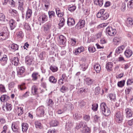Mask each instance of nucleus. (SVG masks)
I'll list each match as a JSON object with an SVG mask.
<instances>
[{
    "label": "nucleus",
    "instance_id": "1",
    "mask_svg": "<svg viewBox=\"0 0 133 133\" xmlns=\"http://www.w3.org/2000/svg\"><path fill=\"white\" fill-rule=\"evenodd\" d=\"M9 35L8 29L7 27H3L0 33V40H4L6 39Z\"/></svg>",
    "mask_w": 133,
    "mask_h": 133
},
{
    "label": "nucleus",
    "instance_id": "2",
    "mask_svg": "<svg viewBox=\"0 0 133 133\" xmlns=\"http://www.w3.org/2000/svg\"><path fill=\"white\" fill-rule=\"evenodd\" d=\"M100 107L101 110L104 116H108L109 115L110 112L109 109L107 107L105 103H102L101 104Z\"/></svg>",
    "mask_w": 133,
    "mask_h": 133
},
{
    "label": "nucleus",
    "instance_id": "3",
    "mask_svg": "<svg viewBox=\"0 0 133 133\" xmlns=\"http://www.w3.org/2000/svg\"><path fill=\"white\" fill-rule=\"evenodd\" d=\"M107 33L110 36H114L116 34V30L115 29H113L111 27H108L106 29Z\"/></svg>",
    "mask_w": 133,
    "mask_h": 133
},
{
    "label": "nucleus",
    "instance_id": "4",
    "mask_svg": "<svg viewBox=\"0 0 133 133\" xmlns=\"http://www.w3.org/2000/svg\"><path fill=\"white\" fill-rule=\"evenodd\" d=\"M85 24V22L84 20L80 19L75 26V28L78 29H80L84 26Z\"/></svg>",
    "mask_w": 133,
    "mask_h": 133
},
{
    "label": "nucleus",
    "instance_id": "5",
    "mask_svg": "<svg viewBox=\"0 0 133 133\" xmlns=\"http://www.w3.org/2000/svg\"><path fill=\"white\" fill-rule=\"evenodd\" d=\"M115 119L116 121L119 123L121 122L122 121L123 114L122 113L118 112L115 115Z\"/></svg>",
    "mask_w": 133,
    "mask_h": 133
},
{
    "label": "nucleus",
    "instance_id": "6",
    "mask_svg": "<svg viewBox=\"0 0 133 133\" xmlns=\"http://www.w3.org/2000/svg\"><path fill=\"white\" fill-rule=\"evenodd\" d=\"M125 48L124 45H122L117 48L116 50L115 55H121Z\"/></svg>",
    "mask_w": 133,
    "mask_h": 133
},
{
    "label": "nucleus",
    "instance_id": "7",
    "mask_svg": "<svg viewBox=\"0 0 133 133\" xmlns=\"http://www.w3.org/2000/svg\"><path fill=\"white\" fill-rule=\"evenodd\" d=\"M44 107L41 106L39 107L37 109V112L38 115L40 116H42L44 113Z\"/></svg>",
    "mask_w": 133,
    "mask_h": 133
},
{
    "label": "nucleus",
    "instance_id": "8",
    "mask_svg": "<svg viewBox=\"0 0 133 133\" xmlns=\"http://www.w3.org/2000/svg\"><path fill=\"white\" fill-rule=\"evenodd\" d=\"M8 58L6 55H4L0 60V63L2 65H5L7 63Z\"/></svg>",
    "mask_w": 133,
    "mask_h": 133
},
{
    "label": "nucleus",
    "instance_id": "9",
    "mask_svg": "<svg viewBox=\"0 0 133 133\" xmlns=\"http://www.w3.org/2000/svg\"><path fill=\"white\" fill-rule=\"evenodd\" d=\"M38 20L40 21V25H41V23H43L47 20V16L45 14H43L39 18Z\"/></svg>",
    "mask_w": 133,
    "mask_h": 133
},
{
    "label": "nucleus",
    "instance_id": "10",
    "mask_svg": "<svg viewBox=\"0 0 133 133\" xmlns=\"http://www.w3.org/2000/svg\"><path fill=\"white\" fill-rule=\"evenodd\" d=\"M94 80L90 77H87L85 79V84L88 86L91 85L94 82Z\"/></svg>",
    "mask_w": 133,
    "mask_h": 133
},
{
    "label": "nucleus",
    "instance_id": "11",
    "mask_svg": "<svg viewBox=\"0 0 133 133\" xmlns=\"http://www.w3.org/2000/svg\"><path fill=\"white\" fill-rule=\"evenodd\" d=\"M9 24L11 30L14 29L16 26V21L13 19L10 20L9 22Z\"/></svg>",
    "mask_w": 133,
    "mask_h": 133
},
{
    "label": "nucleus",
    "instance_id": "12",
    "mask_svg": "<svg viewBox=\"0 0 133 133\" xmlns=\"http://www.w3.org/2000/svg\"><path fill=\"white\" fill-rule=\"evenodd\" d=\"M126 116L127 118H129L131 117L132 116V113L131 110L129 108H127L125 109Z\"/></svg>",
    "mask_w": 133,
    "mask_h": 133
},
{
    "label": "nucleus",
    "instance_id": "13",
    "mask_svg": "<svg viewBox=\"0 0 133 133\" xmlns=\"http://www.w3.org/2000/svg\"><path fill=\"white\" fill-rule=\"evenodd\" d=\"M25 62L27 65H30L33 64V60L30 57H26L25 58Z\"/></svg>",
    "mask_w": 133,
    "mask_h": 133
},
{
    "label": "nucleus",
    "instance_id": "14",
    "mask_svg": "<svg viewBox=\"0 0 133 133\" xmlns=\"http://www.w3.org/2000/svg\"><path fill=\"white\" fill-rule=\"evenodd\" d=\"M39 76L40 75L38 72H33L31 75L32 80L33 81H37Z\"/></svg>",
    "mask_w": 133,
    "mask_h": 133
},
{
    "label": "nucleus",
    "instance_id": "15",
    "mask_svg": "<svg viewBox=\"0 0 133 133\" xmlns=\"http://www.w3.org/2000/svg\"><path fill=\"white\" fill-rule=\"evenodd\" d=\"M11 61L12 64L15 66L18 65L19 63L18 58L17 57H14L11 59Z\"/></svg>",
    "mask_w": 133,
    "mask_h": 133
},
{
    "label": "nucleus",
    "instance_id": "16",
    "mask_svg": "<svg viewBox=\"0 0 133 133\" xmlns=\"http://www.w3.org/2000/svg\"><path fill=\"white\" fill-rule=\"evenodd\" d=\"M132 54V52L130 49H127L124 52V54L127 58H129L131 56Z\"/></svg>",
    "mask_w": 133,
    "mask_h": 133
},
{
    "label": "nucleus",
    "instance_id": "17",
    "mask_svg": "<svg viewBox=\"0 0 133 133\" xmlns=\"http://www.w3.org/2000/svg\"><path fill=\"white\" fill-rule=\"evenodd\" d=\"M75 21L72 18H68L67 23L69 26L74 25L75 24Z\"/></svg>",
    "mask_w": 133,
    "mask_h": 133
},
{
    "label": "nucleus",
    "instance_id": "18",
    "mask_svg": "<svg viewBox=\"0 0 133 133\" xmlns=\"http://www.w3.org/2000/svg\"><path fill=\"white\" fill-rule=\"evenodd\" d=\"M22 130L23 132H26L28 129L29 126L26 123H23L22 124Z\"/></svg>",
    "mask_w": 133,
    "mask_h": 133
},
{
    "label": "nucleus",
    "instance_id": "19",
    "mask_svg": "<svg viewBox=\"0 0 133 133\" xmlns=\"http://www.w3.org/2000/svg\"><path fill=\"white\" fill-rule=\"evenodd\" d=\"M84 48L82 46L78 48L75 49L74 51H73L74 54L75 55H77L83 51Z\"/></svg>",
    "mask_w": 133,
    "mask_h": 133
},
{
    "label": "nucleus",
    "instance_id": "20",
    "mask_svg": "<svg viewBox=\"0 0 133 133\" xmlns=\"http://www.w3.org/2000/svg\"><path fill=\"white\" fill-rule=\"evenodd\" d=\"M9 13L12 16L15 17L17 16L18 15L17 12L15 10L11 9L9 10Z\"/></svg>",
    "mask_w": 133,
    "mask_h": 133
},
{
    "label": "nucleus",
    "instance_id": "21",
    "mask_svg": "<svg viewBox=\"0 0 133 133\" xmlns=\"http://www.w3.org/2000/svg\"><path fill=\"white\" fill-rule=\"evenodd\" d=\"M64 106L69 110H71L74 108L72 104L70 102H66Z\"/></svg>",
    "mask_w": 133,
    "mask_h": 133
},
{
    "label": "nucleus",
    "instance_id": "22",
    "mask_svg": "<svg viewBox=\"0 0 133 133\" xmlns=\"http://www.w3.org/2000/svg\"><path fill=\"white\" fill-rule=\"evenodd\" d=\"M59 38L60 39L59 42L61 44L64 45L65 43V38L63 36L61 35L59 36Z\"/></svg>",
    "mask_w": 133,
    "mask_h": 133
},
{
    "label": "nucleus",
    "instance_id": "23",
    "mask_svg": "<svg viewBox=\"0 0 133 133\" xmlns=\"http://www.w3.org/2000/svg\"><path fill=\"white\" fill-rule=\"evenodd\" d=\"M11 128L13 131L14 132L18 131V127L15 122H14L12 123Z\"/></svg>",
    "mask_w": 133,
    "mask_h": 133
},
{
    "label": "nucleus",
    "instance_id": "24",
    "mask_svg": "<svg viewBox=\"0 0 133 133\" xmlns=\"http://www.w3.org/2000/svg\"><path fill=\"white\" fill-rule=\"evenodd\" d=\"M113 65V63L111 62H108L106 64V68L108 71H110L112 70Z\"/></svg>",
    "mask_w": 133,
    "mask_h": 133
},
{
    "label": "nucleus",
    "instance_id": "25",
    "mask_svg": "<svg viewBox=\"0 0 133 133\" xmlns=\"http://www.w3.org/2000/svg\"><path fill=\"white\" fill-rule=\"evenodd\" d=\"M121 38L115 37L113 39V42L114 44L116 45H118L120 42V41L121 40Z\"/></svg>",
    "mask_w": 133,
    "mask_h": 133
},
{
    "label": "nucleus",
    "instance_id": "26",
    "mask_svg": "<svg viewBox=\"0 0 133 133\" xmlns=\"http://www.w3.org/2000/svg\"><path fill=\"white\" fill-rule=\"evenodd\" d=\"M132 19L129 18H128L126 22V25L128 27H130L133 24Z\"/></svg>",
    "mask_w": 133,
    "mask_h": 133
},
{
    "label": "nucleus",
    "instance_id": "27",
    "mask_svg": "<svg viewBox=\"0 0 133 133\" xmlns=\"http://www.w3.org/2000/svg\"><path fill=\"white\" fill-rule=\"evenodd\" d=\"M94 68L97 73L100 72L101 69V67L100 65L98 64H96L94 66Z\"/></svg>",
    "mask_w": 133,
    "mask_h": 133
},
{
    "label": "nucleus",
    "instance_id": "28",
    "mask_svg": "<svg viewBox=\"0 0 133 133\" xmlns=\"http://www.w3.org/2000/svg\"><path fill=\"white\" fill-rule=\"evenodd\" d=\"M25 69L23 67H19L17 69V74L21 75L24 72Z\"/></svg>",
    "mask_w": 133,
    "mask_h": 133
},
{
    "label": "nucleus",
    "instance_id": "29",
    "mask_svg": "<svg viewBox=\"0 0 133 133\" xmlns=\"http://www.w3.org/2000/svg\"><path fill=\"white\" fill-rule=\"evenodd\" d=\"M38 88L35 85L32 87L31 92L33 95L36 94H38Z\"/></svg>",
    "mask_w": 133,
    "mask_h": 133
},
{
    "label": "nucleus",
    "instance_id": "30",
    "mask_svg": "<svg viewBox=\"0 0 133 133\" xmlns=\"http://www.w3.org/2000/svg\"><path fill=\"white\" fill-rule=\"evenodd\" d=\"M58 124V122L56 120H52L50 122V125L52 127L56 126Z\"/></svg>",
    "mask_w": 133,
    "mask_h": 133
},
{
    "label": "nucleus",
    "instance_id": "31",
    "mask_svg": "<svg viewBox=\"0 0 133 133\" xmlns=\"http://www.w3.org/2000/svg\"><path fill=\"white\" fill-rule=\"evenodd\" d=\"M16 110L17 112L18 115V116H20L23 114V109L22 107L19 108L17 107Z\"/></svg>",
    "mask_w": 133,
    "mask_h": 133
},
{
    "label": "nucleus",
    "instance_id": "32",
    "mask_svg": "<svg viewBox=\"0 0 133 133\" xmlns=\"http://www.w3.org/2000/svg\"><path fill=\"white\" fill-rule=\"evenodd\" d=\"M51 25L50 23H47L44 25V31H46L49 30Z\"/></svg>",
    "mask_w": 133,
    "mask_h": 133
},
{
    "label": "nucleus",
    "instance_id": "33",
    "mask_svg": "<svg viewBox=\"0 0 133 133\" xmlns=\"http://www.w3.org/2000/svg\"><path fill=\"white\" fill-rule=\"evenodd\" d=\"M94 2L96 5H98L99 6H102L103 4V0H95Z\"/></svg>",
    "mask_w": 133,
    "mask_h": 133
},
{
    "label": "nucleus",
    "instance_id": "34",
    "mask_svg": "<svg viewBox=\"0 0 133 133\" xmlns=\"http://www.w3.org/2000/svg\"><path fill=\"white\" fill-rule=\"evenodd\" d=\"M56 12L57 14L59 17H62L64 15V13L61 12L58 8L56 9Z\"/></svg>",
    "mask_w": 133,
    "mask_h": 133
},
{
    "label": "nucleus",
    "instance_id": "35",
    "mask_svg": "<svg viewBox=\"0 0 133 133\" xmlns=\"http://www.w3.org/2000/svg\"><path fill=\"white\" fill-rule=\"evenodd\" d=\"M68 90V88L64 85H62L60 89V91L62 93H64Z\"/></svg>",
    "mask_w": 133,
    "mask_h": 133
},
{
    "label": "nucleus",
    "instance_id": "36",
    "mask_svg": "<svg viewBox=\"0 0 133 133\" xmlns=\"http://www.w3.org/2000/svg\"><path fill=\"white\" fill-rule=\"evenodd\" d=\"M80 66L81 67V68L83 71H85L88 67V64L85 62L81 64Z\"/></svg>",
    "mask_w": 133,
    "mask_h": 133
},
{
    "label": "nucleus",
    "instance_id": "37",
    "mask_svg": "<svg viewBox=\"0 0 133 133\" xmlns=\"http://www.w3.org/2000/svg\"><path fill=\"white\" fill-rule=\"evenodd\" d=\"M49 81L53 83H55L57 82V80L53 76H51L49 77Z\"/></svg>",
    "mask_w": 133,
    "mask_h": 133
},
{
    "label": "nucleus",
    "instance_id": "38",
    "mask_svg": "<svg viewBox=\"0 0 133 133\" xmlns=\"http://www.w3.org/2000/svg\"><path fill=\"white\" fill-rule=\"evenodd\" d=\"M44 4L45 6V9H46L45 10H47L48 9L50 5V2L49 1L47 0H45L44 1Z\"/></svg>",
    "mask_w": 133,
    "mask_h": 133
},
{
    "label": "nucleus",
    "instance_id": "39",
    "mask_svg": "<svg viewBox=\"0 0 133 133\" xmlns=\"http://www.w3.org/2000/svg\"><path fill=\"white\" fill-rule=\"evenodd\" d=\"M109 14L107 13H106L102 14L101 19L103 20L106 19L109 17Z\"/></svg>",
    "mask_w": 133,
    "mask_h": 133
},
{
    "label": "nucleus",
    "instance_id": "40",
    "mask_svg": "<svg viewBox=\"0 0 133 133\" xmlns=\"http://www.w3.org/2000/svg\"><path fill=\"white\" fill-rule=\"evenodd\" d=\"M92 109L94 111H95L97 110L98 107V104H93L92 105Z\"/></svg>",
    "mask_w": 133,
    "mask_h": 133
},
{
    "label": "nucleus",
    "instance_id": "41",
    "mask_svg": "<svg viewBox=\"0 0 133 133\" xmlns=\"http://www.w3.org/2000/svg\"><path fill=\"white\" fill-rule=\"evenodd\" d=\"M125 82V80H123L119 82H118L117 83L118 86L120 87H122L124 85Z\"/></svg>",
    "mask_w": 133,
    "mask_h": 133
},
{
    "label": "nucleus",
    "instance_id": "42",
    "mask_svg": "<svg viewBox=\"0 0 133 133\" xmlns=\"http://www.w3.org/2000/svg\"><path fill=\"white\" fill-rule=\"evenodd\" d=\"M127 6L129 8H133V0L130 1L127 4Z\"/></svg>",
    "mask_w": 133,
    "mask_h": 133
},
{
    "label": "nucleus",
    "instance_id": "43",
    "mask_svg": "<svg viewBox=\"0 0 133 133\" xmlns=\"http://www.w3.org/2000/svg\"><path fill=\"white\" fill-rule=\"evenodd\" d=\"M35 125L36 128L41 129L42 128V124L41 123L38 121H36L35 122Z\"/></svg>",
    "mask_w": 133,
    "mask_h": 133
},
{
    "label": "nucleus",
    "instance_id": "44",
    "mask_svg": "<svg viewBox=\"0 0 133 133\" xmlns=\"http://www.w3.org/2000/svg\"><path fill=\"white\" fill-rule=\"evenodd\" d=\"M89 131V128L87 126L83 127L82 131L83 133H88Z\"/></svg>",
    "mask_w": 133,
    "mask_h": 133
},
{
    "label": "nucleus",
    "instance_id": "45",
    "mask_svg": "<svg viewBox=\"0 0 133 133\" xmlns=\"http://www.w3.org/2000/svg\"><path fill=\"white\" fill-rule=\"evenodd\" d=\"M65 20L64 18H61L60 21V23L59 24V25L61 27H62L64 25Z\"/></svg>",
    "mask_w": 133,
    "mask_h": 133
},
{
    "label": "nucleus",
    "instance_id": "46",
    "mask_svg": "<svg viewBox=\"0 0 133 133\" xmlns=\"http://www.w3.org/2000/svg\"><path fill=\"white\" fill-rule=\"evenodd\" d=\"M11 48L14 50H17L18 49V46L16 44H13L11 45Z\"/></svg>",
    "mask_w": 133,
    "mask_h": 133
},
{
    "label": "nucleus",
    "instance_id": "47",
    "mask_svg": "<svg viewBox=\"0 0 133 133\" xmlns=\"http://www.w3.org/2000/svg\"><path fill=\"white\" fill-rule=\"evenodd\" d=\"M19 6H18V9L21 11H22L23 10V3L22 2H19Z\"/></svg>",
    "mask_w": 133,
    "mask_h": 133
},
{
    "label": "nucleus",
    "instance_id": "48",
    "mask_svg": "<svg viewBox=\"0 0 133 133\" xmlns=\"http://www.w3.org/2000/svg\"><path fill=\"white\" fill-rule=\"evenodd\" d=\"M5 106L7 110L10 111L11 110L12 108L11 104L6 103Z\"/></svg>",
    "mask_w": 133,
    "mask_h": 133
},
{
    "label": "nucleus",
    "instance_id": "49",
    "mask_svg": "<svg viewBox=\"0 0 133 133\" xmlns=\"http://www.w3.org/2000/svg\"><path fill=\"white\" fill-rule=\"evenodd\" d=\"M45 54V52L44 51H42L40 53L39 55V57L41 60H43L44 59V56Z\"/></svg>",
    "mask_w": 133,
    "mask_h": 133
},
{
    "label": "nucleus",
    "instance_id": "50",
    "mask_svg": "<svg viewBox=\"0 0 133 133\" xmlns=\"http://www.w3.org/2000/svg\"><path fill=\"white\" fill-rule=\"evenodd\" d=\"M17 36L19 38H22L24 36V34L22 31H19L17 33Z\"/></svg>",
    "mask_w": 133,
    "mask_h": 133
},
{
    "label": "nucleus",
    "instance_id": "51",
    "mask_svg": "<svg viewBox=\"0 0 133 133\" xmlns=\"http://www.w3.org/2000/svg\"><path fill=\"white\" fill-rule=\"evenodd\" d=\"M100 88L99 87H96L95 90V93L96 95H97L100 93Z\"/></svg>",
    "mask_w": 133,
    "mask_h": 133
},
{
    "label": "nucleus",
    "instance_id": "52",
    "mask_svg": "<svg viewBox=\"0 0 133 133\" xmlns=\"http://www.w3.org/2000/svg\"><path fill=\"white\" fill-rule=\"evenodd\" d=\"M48 106H50L51 107L54 104V102L51 99H49L48 100L47 103Z\"/></svg>",
    "mask_w": 133,
    "mask_h": 133
},
{
    "label": "nucleus",
    "instance_id": "53",
    "mask_svg": "<svg viewBox=\"0 0 133 133\" xmlns=\"http://www.w3.org/2000/svg\"><path fill=\"white\" fill-rule=\"evenodd\" d=\"M25 84L23 83L20 85L18 86V88L20 89L21 90H22L25 89H26V87L25 85Z\"/></svg>",
    "mask_w": 133,
    "mask_h": 133
},
{
    "label": "nucleus",
    "instance_id": "54",
    "mask_svg": "<svg viewBox=\"0 0 133 133\" xmlns=\"http://www.w3.org/2000/svg\"><path fill=\"white\" fill-rule=\"evenodd\" d=\"M55 12L52 11H49L48 12V14L49 18H52V16H55Z\"/></svg>",
    "mask_w": 133,
    "mask_h": 133
},
{
    "label": "nucleus",
    "instance_id": "55",
    "mask_svg": "<svg viewBox=\"0 0 133 133\" xmlns=\"http://www.w3.org/2000/svg\"><path fill=\"white\" fill-rule=\"evenodd\" d=\"M50 69L53 72H55L57 70L58 68L56 66H51L50 67Z\"/></svg>",
    "mask_w": 133,
    "mask_h": 133
},
{
    "label": "nucleus",
    "instance_id": "56",
    "mask_svg": "<svg viewBox=\"0 0 133 133\" xmlns=\"http://www.w3.org/2000/svg\"><path fill=\"white\" fill-rule=\"evenodd\" d=\"M0 91L3 92L6 91L5 87L1 84H0Z\"/></svg>",
    "mask_w": 133,
    "mask_h": 133
},
{
    "label": "nucleus",
    "instance_id": "57",
    "mask_svg": "<svg viewBox=\"0 0 133 133\" xmlns=\"http://www.w3.org/2000/svg\"><path fill=\"white\" fill-rule=\"evenodd\" d=\"M88 50L90 52H94L95 51V49L93 46L90 47L88 48Z\"/></svg>",
    "mask_w": 133,
    "mask_h": 133
},
{
    "label": "nucleus",
    "instance_id": "58",
    "mask_svg": "<svg viewBox=\"0 0 133 133\" xmlns=\"http://www.w3.org/2000/svg\"><path fill=\"white\" fill-rule=\"evenodd\" d=\"M74 118L75 120H78L80 118H81V116H79L78 113H76L74 115Z\"/></svg>",
    "mask_w": 133,
    "mask_h": 133
},
{
    "label": "nucleus",
    "instance_id": "59",
    "mask_svg": "<svg viewBox=\"0 0 133 133\" xmlns=\"http://www.w3.org/2000/svg\"><path fill=\"white\" fill-rule=\"evenodd\" d=\"M6 97H8L6 95H3L1 96L0 97V100L1 101L3 102L4 101H5Z\"/></svg>",
    "mask_w": 133,
    "mask_h": 133
},
{
    "label": "nucleus",
    "instance_id": "60",
    "mask_svg": "<svg viewBox=\"0 0 133 133\" xmlns=\"http://www.w3.org/2000/svg\"><path fill=\"white\" fill-rule=\"evenodd\" d=\"M9 3L12 7H14L15 6V2L13 0H9Z\"/></svg>",
    "mask_w": 133,
    "mask_h": 133
},
{
    "label": "nucleus",
    "instance_id": "61",
    "mask_svg": "<svg viewBox=\"0 0 133 133\" xmlns=\"http://www.w3.org/2000/svg\"><path fill=\"white\" fill-rule=\"evenodd\" d=\"M115 95L114 94H110L109 95V97L111 100H114L115 99Z\"/></svg>",
    "mask_w": 133,
    "mask_h": 133
},
{
    "label": "nucleus",
    "instance_id": "62",
    "mask_svg": "<svg viewBox=\"0 0 133 133\" xmlns=\"http://www.w3.org/2000/svg\"><path fill=\"white\" fill-rule=\"evenodd\" d=\"M5 19V16L4 14L2 13H0V21H3Z\"/></svg>",
    "mask_w": 133,
    "mask_h": 133
},
{
    "label": "nucleus",
    "instance_id": "63",
    "mask_svg": "<svg viewBox=\"0 0 133 133\" xmlns=\"http://www.w3.org/2000/svg\"><path fill=\"white\" fill-rule=\"evenodd\" d=\"M76 7L75 6H73L68 8V10L71 12L74 11L76 9Z\"/></svg>",
    "mask_w": 133,
    "mask_h": 133
},
{
    "label": "nucleus",
    "instance_id": "64",
    "mask_svg": "<svg viewBox=\"0 0 133 133\" xmlns=\"http://www.w3.org/2000/svg\"><path fill=\"white\" fill-rule=\"evenodd\" d=\"M24 28L27 30H30L31 29L30 26L28 23H25L24 25Z\"/></svg>",
    "mask_w": 133,
    "mask_h": 133
}]
</instances>
